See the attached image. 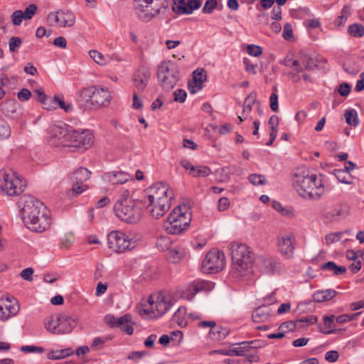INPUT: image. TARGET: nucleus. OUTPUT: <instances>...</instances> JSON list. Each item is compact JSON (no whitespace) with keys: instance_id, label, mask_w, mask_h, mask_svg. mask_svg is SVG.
Instances as JSON below:
<instances>
[{"instance_id":"obj_6","label":"nucleus","mask_w":364,"mask_h":364,"mask_svg":"<svg viewBox=\"0 0 364 364\" xmlns=\"http://www.w3.org/2000/svg\"><path fill=\"white\" fill-rule=\"evenodd\" d=\"M167 7L168 0H135L137 16L145 22L159 14L161 9Z\"/></svg>"},{"instance_id":"obj_7","label":"nucleus","mask_w":364,"mask_h":364,"mask_svg":"<svg viewBox=\"0 0 364 364\" xmlns=\"http://www.w3.org/2000/svg\"><path fill=\"white\" fill-rule=\"evenodd\" d=\"M80 100L90 103L96 107L107 106L112 98L107 89L99 87H88L80 91Z\"/></svg>"},{"instance_id":"obj_39","label":"nucleus","mask_w":364,"mask_h":364,"mask_svg":"<svg viewBox=\"0 0 364 364\" xmlns=\"http://www.w3.org/2000/svg\"><path fill=\"white\" fill-rule=\"evenodd\" d=\"M333 174L341 183L348 185L353 183L352 176L347 173L345 170L335 169L333 171Z\"/></svg>"},{"instance_id":"obj_46","label":"nucleus","mask_w":364,"mask_h":364,"mask_svg":"<svg viewBox=\"0 0 364 364\" xmlns=\"http://www.w3.org/2000/svg\"><path fill=\"white\" fill-rule=\"evenodd\" d=\"M221 354L224 355L228 356H242V353L241 350L237 349V348H231V349H220V350H214L210 352V355L214 354Z\"/></svg>"},{"instance_id":"obj_59","label":"nucleus","mask_w":364,"mask_h":364,"mask_svg":"<svg viewBox=\"0 0 364 364\" xmlns=\"http://www.w3.org/2000/svg\"><path fill=\"white\" fill-rule=\"evenodd\" d=\"M87 188L88 186L86 184L75 182L73 185L71 191L74 196H78L83 193Z\"/></svg>"},{"instance_id":"obj_28","label":"nucleus","mask_w":364,"mask_h":364,"mask_svg":"<svg viewBox=\"0 0 364 364\" xmlns=\"http://www.w3.org/2000/svg\"><path fill=\"white\" fill-rule=\"evenodd\" d=\"M269 309L267 306L257 308L252 314L255 323L264 322L269 318Z\"/></svg>"},{"instance_id":"obj_19","label":"nucleus","mask_w":364,"mask_h":364,"mask_svg":"<svg viewBox=\"0 0 364 364\" xmlns=\"http://www.w3.org/2000/svg\"><path fill=\"white\" fill-rule=\"evenodd\" d=\"M49 20H53L62 27H71L75 23V16L70 11L59 10L56 12H51L48 14Z\"/></svg>"},{"instance_id":"obj_3","label":"nucleus","mask_w":364,"mask_h":364,"mask_svg":"<svg viewBox=\"0 0 364 364\" xmlns=\"http://www.w3.org/2000/svg\"><path fill=\"white\" fill-rule=\"evenodd\" d=\"M232 267L230 275L239 278L246 275L253 263V257L245 244L234 243L231 245Z\"/></svg>"},{"instance_id":"obj_62","label":"nucleus","mask_w":364,"mask_h":364,"mask_svg":"<svg viewBox=\"0 0 364 364\" xmlns=\"http://www.w3.org/2000/svg\"><path fill=\"white\" fill-rule=\"evenodd\" d=\"M173 95L176 102L183 103L186 99L187 94L184 90L178 89L174 92Z\"/></svg>"},{"instance_id":"obj_52","label":"nucleus","mask_w":364,"mask_h":364,"mask_svg":"<svg viewBox=\"0 0 364 364\" xmlns=\"http://www.w3.org/2000/svg\"><path fill=\"white\" fill-rule=\"evenodd\" d=\"M282 36L287 41H294L292 26L290 23H286L284 24Z\"/></svg>"},{"instance_id":"obj_10","label":"nucleus","mask_w":364,"mask_h":364,"mask_svg":"<svg viewBox=\"0 0 364 364\" xmlns=\"http://www.w3.org/2000/svg\"><path fill=\"white\" fill-rule=\"evenodd\" d=\"M108 247L117 253H122L132 250L135 246V242L129 236L119 230L110 232L107 235Z\"/></svg>"},{"instance_id":"obj_18","label":"nucleus","mask_w":364,"mask_h":364,"mask_svg":"<svg viewBox=\"0 0 364 364\" xmlns=\"http://www.w3.org/2000/svg\"><path fill=\"white\" fill-rule=\"evenodd\" d=\"M17 205L20 212L21 217L38 209L39 206H45V205L39 200L31 195H23L19 198Z\"/></svg>"},{"instance_id":"obj_21","label":"nucleus","mask_w":364,"mask_h":364,"mask_svg":"<svg viewBox=\"0 0 364 364\" xmlns=\"http://www.w3.org/2000/svg\"><path fill=\"white\" fill-rule=\"evenodd\" d=\"M150 77L151 71L145 66H141L135 71L132 76V80L134 87L138 91L142 92L145 90Z\"/></svg>"},{"instance_id":"obj_63","label":"nucleus","mask_w":364,"mask_h":364,"mask_svg":"<svg viewBox=\"0 0 364 364\" xmlns=\"http://www.w3.org/2000/svg\"><path fill=\"white\" fill-rule=\"evenodd\" d=\"M262 52V48L259 46L249 45L247 48V53L252 56L257 57L261 55Z\"/></svg>"},{"instance_id":"obj_60","label":"nucleus","mask_w":364,"mask_h":364,"mask_svg":"<svg viewBox=\"0 0 364 364\" xmlns=\"http://www.w3.org/2000/svg\"><path fill=\"white\" fill-rule=\"evenodd\" d=\"M342 234L341 232H333L326 235L325 237L326 243L327 245H331L336 242H338L341 238Z\"/></svg>"},{"instance_id":"obj_25","label":"nucleus","mask_w":364,"mask_h":364,"mask_svg":"<svg viewBox=\"0 0 364 364\" xmlns=\"http://www.w3.org/2000/svg\"><path fill=\"white\" fill-rule=\"evenodd\" d=\"M337 295V291L334 289H325L316 291L313 294V299L315 302L321 303L330 301Z\"/></svg>"},{"instance_id":"obj_12","label":"nucleus","mask_w":364,"mask_h":364,"mask_svg":"<svg viewBox=\"0 0 364 364\" xmlns=\"http://www.w3.org/2000/svg\"><path fill=\"white\" fill-rule=\"evenodd\" d=\"M93 142L94 136L90 131L72 130L70 146L82 147L84 149H87L92 145Z\"/></svg>"},{"instance_id":"obj_29","label":"nucleus","mask_w":364,"mask_h":364,"mask_svg":"<svg viewBox=\"0 0 364 364\" xmlns=\"http://www.w3.org/2000/svg\"><path fill=\"white\" fill-rule=\"evenodd\" d=\"M73 354L71 348H66L61 350H50L47 354V358L50 360H60Z\"/></svg>"},{"instance_id":"obj_43","label":"nucleus","mask_w":364,"mask_h":364,"mask_svg":"<svg viewBox=\"0 0 364 364\" xmlns=\"http://www.w3.org/2000/svg\"><path fill=\"white\" fill-rule=\"evenodd\" d=\"M257 98V95L255 92H252L249 94V95L245 98V105L243 107L242 114H250L252 111V106L255 103Z\"/></svg>"},{"instance_id":"obj_34","label":"nucleus","mask_w":364,"mask_h":364,"mask_svg":"<svg viewBox=\"0 0 364 364\" xmlns=\"http://www.w3.org/2000/svg\"><path fill=\"white\" fill-rule=\"evenodd\" d=\"M321 269L323 270L331 271L335 275L343 274L346 272V268L344 266H338L332 261L322 264Z\"/></svg>"},{"instance_id":"obj_20","label":"nucleus","mask_w":364,"mask_h":364,"mask_svg":"<svg viewBox=\"0 0 364 364\" xmlns=\"http://www.w3.org/2000/svg\"><path fill=\"white\" fill-rule=\"evenodd\" d=\"M147 302L155 310L156 318L163 316L172 306L170 299L164 296H157L156 299L150 296Z\"/></svg>"},{"instance_id":"obj_36","label":"nucleus","mask_w":364,"mask_h":364,"mask_svg":"<svg viewBox=\"0 0 364 364\" xmlns=\"http://www.w3.org/2000/svg\"><path fill=\"white\" fill-rule=\"evenodd\" d=\"M323 321L326 331H322V333L325 334H331L336 331L334 315L324 316L323 317Z\"/></svg>"},{"instance_id":"obj_42","label":"nucleus","mask_w":364,"mask_h":364,"mask_svg":"<svg viewBox=\"0 0 364 364\" xmlns=\"http://www.w3.org/2000/svg\"><path fill=\"white\" fill-rule=\"evenodd\" d=\"M346 122L348 124L356 127L359 124L357 111L351 109L345 112Z\"/></svg>"},{"instance_id":"obj_31","label":"nucleus","mask_w":364,"mask_h":364,"mask_svg":"<svg viewBox=\"0 0 364 364\" xmlns=\"http://www.w3.org/2000/svg\"><path fill=\"white\" fill-rule=\"evenodd\" d=\"M45 326L46 329L50 333L53 334H60V332L57 331L60 328L58 315H57L55 317L53 316L47 317L45 321Z\"/></svg>"},{"instance_id":"obj_4","label":"nucleus","mask_w":364,"mask_h":364,"mask_svg":"<svg viewBox=\"0 0 364 364\" xmlns=\"http://www.w3.org/2000/svg\"><path fill=\"white\" fill-rule=\"evenodd\" d=\"M191 221V213L186 205H178L168 216L164 228L168 234L178 235L187 229Z\"/></svg>"},{"instance_id":"obj_23","label":"nucleus","mask_w":364,"mask_h":364,"mask_svg":"<svg viewBox=\"0 0 364 364\" xmlns=\"http://www.w3.org/2000/svg\"><path fill=\"white\" fill-rule=\"evenodd\" d=\"M129 176H130L126 172L117 171L105 173L103 178L109 183L114 185L124 183L129 180Z\"/></svg>"},{"instance_id":"obj_15","label":"nucleus","mask_w":364,"mask_h":364,"mask_svg":"<svg viewBox=\"0 0 364 364\" xmlns=\"http://www.w3.org/2000/svg\"><path fill=\"white\" fill-rule=\"evenodd\" d=\"M279 252L287 259H291L294 254V236L292 233L284 234L277 237Z\"/></svg>"},{"instance_id":"obj_44","label":"nucleus","mask_w":364,"mask_h":364,"mask_svg":"<svg viewBox=\"0 0 364 364\" xmlns=\"http://www.w3.org/2000/svg\"><path fill=\"white\" fill-rule=\"evenodd\" d=\"M172 241L168 236H161L157 239L156 247L160 251L169 250Z\"/></svg>"},{"instance_id":"obj_49","label":"nucleus","mask_w":364,"mask_h":364,"mask_svg":"<svg viewBox=\"0 0 364 364\" xmlns=\"http://www.w3.org/2000/svg\"><path fill=\"white\" fill-rule=\"evenodd\" d=\"M47 210V208L45 206H39L38 209L34 210L33 211H30L28 213L25 214V215L22 216V220L23 223H26L28 221H32L34 219V217L39 215L40 213Z\"/></svg>"},{"instance_id":"obj_2","label":"nucleus","mask_w":364,"mask_h":364,"mask_svg":"<svg viewBox=\"0 0 364 364\" xmlns=\"http://www.w3.org/2000/svg\"><path fill=\"white\" fill-rule=\"evenodd\" d=\"M294 187L302 198L309 200H318L325 193V187L321 179L316 174H309V171L299 169L294 174Z\"/></svg>"},{"instance_id":"obj_8","label":"nucleus","mask_w":364,"mask_h":364,"mask_svg":"<svg viewBox=\"0 0 364 364\" xmlns=\"http://www.w3.org/2000/svg\"><path fill=\"white\" fill-rule=\"evenodd\" d=\"M114 210L120 220L129 223H137L141 215V209L136 206L133 200L127 199L117 202Z\"/></svg>"},{"instance_id":"obj_22","label":"nucleus","mask_w":364,"mask_h":364,"mask_svg":"<svg viewBox=\"0 0 364 364\" xmlns=\"http://www.w3.org/2000/svg\"><path fill=\"white\" fill-rule=\"evenodd\" d=\"M201 6L200 0H188L186 5H174L172 6V10L177 14H191L194 10L199 9Z\"/></svg>"},{"instance_id":"obj_47","label":"nucleus","mask_w":364,"mask_h":364,"mask_svg":"<svg viewBox=\"0 0 364 364\" xmlns=\"http://www.w3.org/2000/svg\"><path fill=\"white\" fill-rule=\"evenodd\" d=\"M348 32L354 37H362L364 36V27L360 23H353L348 26Z\"/></svg>"},{"instance_id":"obj_16","label":"nucleus","mask_w":364,"mask_h":364,"mask_svg":"<svg viewBox=\"0 0 364 364\" xmlns=\"http://www.w3.org/2000/svg\"><path fill=\"white\" fill-rule=\"evenodd\" d=\"M212 282L205 280H196L190 283L183 291V296L188 301L193 300L195 295L200 291H208L213 289Z\"/></svg>"},{"instance_id":"obj_64","label":"nucleus","mask_w":364,"mask_h":364,"mask_svg":"<svg viewBox=\"0 0 364 364\" xmlns=\"http://www.w3.org/2000/svg\"><path fill=\"white\" fill-rule=\"evenodd\" d=\"M296 327V322L289 321L283 322L279 327V329L282 330L283 332L284 331H294L295 330Z\"/></svg>"},{"instance_id":"obj_40","label":"nucleus","mask_w":364,"mask_h":364,"mask_svg":"<svg viewBox=\"0 0 364 364\" xmlns=\"http://www.w3.org/2000/svg\"><path fill=\"white\" fill-rule=\"evenodd\" d=\"M50 105H53L56 107L55 105H58L61 109H63L65 112H70L73 110V106L71 103H65L63 99L60 98L58 96H55L53 99H50Z\"/></svg>"},{"instance_id":"obj_24","label":"nucleus","mask_w":364,"mask_h":364,"mask_svg":"<svg viewBox=\"0 0 364 364\" xmlns=\"http://www.w3.org/2000/svg\"><path fill=\"white\" fill-rule=\"evenodd\" d=\"M58 321L60 328L58 331L60 334L70 333L76 325L74 319L65 314H58Z\"/></svg>"},{"instance_id":"obj_26","label":"nucleus","mask_w":364,"mask_h":364,"mask_svg":"<svg viewBox=\"0 0 364 364\" xmlns=\"http://www.w3.org/2000/svg\"><path fill=\"white\" fill-rule=\"evenodd\" d=\"M132 316L127 314L117 318L116 327L119 328L128 335H132L134 331L132 326L130 324Z\"/></svg>"},{"instance_id":"obj_11","label":"nucleus","mask_w":364,"mask_h":364,"mask_svg":"<svg viewBox=\"0 0 364 364\" xmlns=\"http://www.w3.org/2000/svg\"><path fill=\"white\" fill-rule=\"evenodd\" d=\"M225 264V257L223 252L213 249L205 255L202 262V269L205 273H216L221 271Z\"/></svg>"},{"instance_id":"obj_5","label":"nucleus","mask_w":364,"mask_h":364,"mask_svg":"<svg viewBox=\"0 0 364 364\" xmlns=\"http://www.w3.org/2000/svg\"><path fill=\"white\" fill-rule=\"evenodd\" d=\"M179 69L177 64L171 60H163L157 68V78L164 90H170L177 84L179 79Z\"/></svg>"},{"instance_id":"obj_13","label":"nucleus","mask_w":364,"mask_h":364,"mask_svg":"<svg viewBox=\"0 0 364 364\" xmlns=\"http://www.w3.org/2000/svg\"><path fill=\"white\" fill-rule=\"evenodd\" d=\"M30 230L36 232H43L49 229L51 225V218L48 210H46L34 217L32 221L24 224Z\"/></svg>"},{"instance_id":"obj_55","label":"nucleus","mask_w":364,"mask_h":364,"mask_svg":"<svg viewBox=\"0 0 364 364\" xmlns=\"http://www.w3.org/2000/svg\"><path fill=\"white\" fill-rule=\"evenodd\" d=\"M12 23L15 26H19L22 23L24 16L21 10H16L11 15Z\"/></svg>"},{"instance_id":"obj_37","label":"nucleus","mask_w":364,"mask_h":364,"mask_svg":"<svg viewBox=\"0 0 364 364\" xmlns=\"http://www.w3.org/2000/svg\"><path fill=\"white\" fill-rule=\"evenodd\" d=\"M187 314V309L185 306L179 307L173 316V321L180 326H184L187 324L186 316Z\"/></svg>"},{"instance_id":"obj_58","label":"nucleus","mask_w":364,"mask_h":364,"mask_svg":"<svg viewBox=\"0 0 364 364\" xmlns=\"http://www.w3.org/2000/svg\"><path fill=\"white\" fill-rule=\"evenodd\" d=\"M349 14V7L348 6H344L341 11V14L338 16V26H341L346 21Z\"/></svg>"},{"instance_id":"obj_56","label":"nucleus","mask_w":364,"mask_h":364,"mask_svg":"<svg viewBox=\"0 0 364 364\" xmlns=\"http://www.w3.org/2000/svg\"><path fill=\"white\" fill-rule=\"evenodd\" d=\"M37 11V6L34 4H29L26 10L23 11L24 20H30L35 15Z\"/></svg>"},{"instance_id":"obj_35","label":"nucleus","mask_w":364,"mask_h":364,"mask_svg":"<svg viewBox=\"0 0 364 364\" xmlns=\"http://www.w3.org/2000/svg\"><path fill=\"white\" fill-rule=\"evenodd\" d=\"M35 98L44 106L46 109H55V107L50 105V97L46 95L43 89H37L34 91Z\"/></svg>"},{"instance_id":"obj_1","label":"nucleus","mask_w":364,"mask_h":364,"mask_svg":"<svg viewBox=\"0 0 364 364\" xmlns=\"http://www.w3.org/2000/svg\"><path fill=\"white\" fill-rule=\"evenodd\" d=\"M174 193L166 183H156L146 189L143 203L154 218L163 216L171 208Z\"/></svg>"},{"instance_id":"obj_27","label":"nucleus","mask_w":364,"mask_h":364,"mask_svg":"<svg viewBox=\"0 0 364 364\" xmlns=\"http://www.w3.org/2000/svg\"><path fill=\"white\" fill-rule=\"evenodd\" d=\"M208 334L212 340L220 341L224 339L229 334V330L227 328L215 324L210 330Z\"/></svg>"},{"instance_id":"obj_30","label":"nucleus","mask_w":364,"mask_h":364,"mask_svg":"<svg viewBox=\"0 0 364 364\" xmlns=\"http://www.w3.org/2000/svg\"><path fill=\"white\" fill-rule=\"evenodd\" d=\"M299 55L300 56L301 64L303 65L304 70H311L318 66L317 60L316 58L304 52H300Z\"/></svg>"},{"instance_id":"obj_9","label":"nucleus","mask_w":364,"mask_h":364,"mask_svg":"<svg viewBox=\"0 0 364 364\" xmlns=\"http://www.w3.org/2000/svg\"><path fill=\"white\" fill-rule=\"evenodd\" d=\"M0 177L3 179L1 188L9 196L19 195L23 191L25 184L19 177L11 170L2 169L0 171Z\"/></svg>"},{"instance_id":"obj_41","label":"nucleus","mask_w":364,"mask_h":364,"mask_svg":"<svg viewBox=\"0 0 364 364\" xmlns=\"http://www.w3.org/2000/svg\"><path fill=\"white\" fill-rule=\"evenodd\" d=\"M89 55L90 58L97 64L100 65H107L109 63V58L105 57L102 53L100 52L92 50L89 52Z\"/></svg>"},{"instance_id":"obj_51","label":"nucleus","mask_w":364,"mask_h":364,"mask_svg":"<svg viewBox=\"0 0 364 364\" xmlns=\"http://www.w3.org/2000/svg\"><path fill=\"white\" fill-rule=\"evenodd\" d=\"M195 171L192 173L194 177H205L211 173V170L208 166H195Z\"/></svg>"},{"instance_id":"obj_50","label":"nucleus","mask_w":364,"mask_h":364,"mask_svg":"<svg viewBox=\"0 0 364 364\" xmlns=\"http://www.w3.org/2000/svg\"><path fill=\"white\" fill-rule=\"evenodd\" d=\"M138 312L140 316H146L149 318H156L155 310L151 308V305L148 304V306L141 305L140 306H137Z\"/></svg>"},{"instance_id":"obj_32","label":"nucleus","mask_w":364,"mask_h":364,"mask_svg":"<svg viewBox=\"0 0 364 364\" xmlns=\"http://www.w3.org/2000/svg\"><path fill=\"white\" fill-rule=\"evenodd\" d=\"M91 172L84 167H80L73 175V179L75 182L84 183L90 177Z\"/></svg>"},{"instance_id":"obj_57","label":"nucleus","mask_w":364,"mask_h":364,"mask_svg":"<svg viewBox=\"0 0 364 364\" xmlns=\"http://www.w3.org/2000/svg\"><path fill=\"white\" fill-rule=\"evenodd\" d=\"M217 6V0H207L203 7L202 11L205 14H212Z\"/></svg>"},{"instance_id":"obj_53","label":"nucleus","mask_w":364,"mask_h":364,"mask_svg":"<svg viewBox=\"0 0 364 364\" xmlns=\"http://www.w3.org/2000/svg\"><path fill=\"white\" fill-rule=\"evenodd\" d=\"M250 182L254 186L264 185L266 183L264 176L262 174H250L248 177Z\"/></svg>"},{"instance_id":"obj_17","label":"nucleus","mask_w":364,"mask_h":364,"mask_svg":"<svg viewBox=\"0 0 364 364\" xmlns=\"http://www.w3.org/2000/svg\"><path fill=\"white\" fill-rule=\"evenodd\" d=\"M17 205L20 212L21 217L38 209L39 206H45V205L39 200L31 195H23L19 198Z\"/></svg>"},{"instance_id":"obj_54","label":"nucleus","mask_w":364,"mask_h":364,"mask_svg":"<svg viewBox=\"0 0 364 364\" xmlns=\"http://www.w3.org/2000/svg\"><path fill=\"white\" fill-rule=\"evenodd\" d=\"M9 304H5L4 307L8 312L9 318L14 316H16L19 311V305L18 302L11 303V301H8Z\"/></svg>"},{"instance_id":"obj_33","label":"nucleus","mask_w":364,"mask_h":364,"mask_svg":"<svg viewBox=\"0 0 364 364\" xmlns=\"http://www.w3.org/2000/svg\"><path fill=\"white\" fill-rule=\"evenodd\" d=\"M284 65L286 67L291 68L294 71H296L298 73L304 70L299 55L297 59H292L288 56L286 57L284 60Z\"/></svg>"},{"instance_id":"obj_45","label":"nucleus","mask_w":364,"mask_h":364,"mask_svg":"<svg viewBox=\"0 0 364 364\" xmlns=\"http://www.w3.org/2000/svg\"><path fill=\"white\" fill-rule=\"evenodd\" d=\"M11 128L7 122L0 116V139H5L11 135Z\"/></svg>"},{"instance_id":"obj_38","label":"nucleus","mask_w":364,"mask_h":364,"mask_svg":"<svg viewBox=\"0 0 364 364\" xmlns=\"http://www.w3.org/2000/svg\"><path fill=\"white\" fill-rule=\"evenodd\" d=\"M184 255V250L181 247L170 248L168 253V259L172 263L180 261Z\"/></svg>"},{"instance_id":"obj_14","label":"nucleus","mask_w":364,"mask_h":364,"mask_svg":"<svg viewBox=\"0 0 364 364\" xmlns=\"http://www.w3.org/2000/svg\"><path fill=\"white\" fill-rule=\"evenodd\" d=\"M72 130L73 129L65 124L53 125L50 127V136L58 140V145L70 146Z\"/></svg>"},{"instance_id":"obj_61","label":"nucleus","mask_w":364,"mask_h":364,"mask_svg":"<svg viewBox=\"0 0 364 364\" xmlns=\"http://www.w3.org/2000/svg\"><path fill=\"white\" fill-rule=\"evenodd\" d=\"M22 41L18 37H11L9 40V50L11 52H14L21 45Z\"/></svg>"},{"instance_id":"obj_48","label":"nucleus","mask_w":364,"mask_h":364,"mask_svg":"<svg viewBox=\"0 0 364 364\" xmlns=\"http://www.w3.org/2000/svg\"><path fill=\"white\" fill-rule=\"evenodd\" d=\"M206 74L204 69H197L193 72V80L199 89L202 88V83L206 80Z\"/></svg>"}]
</instances>
